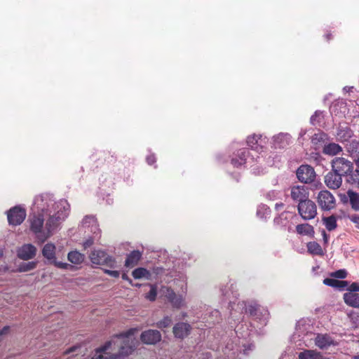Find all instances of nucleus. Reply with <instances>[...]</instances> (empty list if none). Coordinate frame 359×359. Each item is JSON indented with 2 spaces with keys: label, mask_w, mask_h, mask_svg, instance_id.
Segmentation results:
<instances>
[{
  "label": "nucleus",
  "mask_w": 359,
  "mask_h": 359,
  "mask_svg": "<svg viewBox=\"0 0 359 359\" xmlns=\"http://www.w3.org/2000/svg\"><path fill=\"white\" fill-rule=\"evenodd\" d=\"M70 213V205L65 199L57 201L55 210L45 217H32L29 219V230L39 245L43 244L49 238L58 232L62 223Z\"/></svg>",
  "instance_id": "obj_1"
},
{
  "label": "nucleus",
  "mask_w": 359,
  "mask_h": 359,
  "mask_svg": "<svg viewBox=\"0 0 359 359\" xmlns=\"http://www.w3.org/2000/svg\"><path fill=\"white\" fill-rule=\"evenodd\" d=\"M133 333V330H129L114 337L103 346L96 349L91 359H123L135 349V344L131 339Z\"/></svg>",
  "instance_id": "obj_2"
},
{
  "label": "nucleus",
  "mask_w": 359,
  "mask_h": 359,
  "mask_svg": "<svg viewBox=\"0 0 359 359\" xmlns=\"http://www.w3.org/2000/svg\"><path fill=\"white\" fill-rule=\"evenodd\" d=\"M231 307L232 310L230 313V319L235 323L243 319V312L248 313L254 320L259 321L261 325H265L269 318L268 310L254 302H239L236 305L233 302L231 303Z\"/></svg>",
  "instance_id": "obj_3"
},
{
  "label": "nucleus",
  "mask_w": 359,
  "mask_h": 359,
  "mask_svg": "<svg viewBox=\"0 0 359 359\" xmlns=\"http://www.w3.org/2000/svg\"><path fill=\"white\" fill-rule=\"evenodd\" d=\"M78 229L79 233H83L84 236L83 241L81 243L83 247H90L101 244L100 243L101 230L95 216H85L79 225Z\"/></svg>",
  "instance_id": "obj_4"
},
{
  "label": "nucleus",
  "mask_w": 359,
  "mask_h": 359,
  "mask_svg": "<svg viewBox=\"0 0 359 359\" xmlns=\"http://www.w3.org/2000/svg\"><path fill=\"white\" fill-rule=\"evenodd\" d=\"M234 332L236 337L234 339H230L226 346L225 352L228 351H233V353L243 352V354H248V351H251L254 348L252 344L246 345V339L250 337L252 330H250L246 324H239L235 327Z\"/></svg>",
  "instance_id": "obj_5"
},
{
  "label": "nucleus",
  "mask_w": 359,
  "mask_h": 359,
  "mask_svg": "<svg viewBox=\"0 0 359 359\" xmlns=\"http://www.w3.org/2000/svg\"><path fill=\"white\" fill-rule=\"evenodd\" d=\"M57 202L53 198V196L49 194H42L34 198L32 206V217H45L46 215L53 212L55 210Z\"/></svg>",
  "instance_id": "obj_6"
},
{
  "label": "nucleus",
  "mask_w": 359,
  "mask_h": 359,
  "mask_svg": "<svg viewBox=\"0 0 359 359\" xmlns=\"http://www.w3.org/2000/svg\"><path fill=\"white\" fill-rule=\"evenodd\" d=\"M332 169L342 177L349 174L354 168L353 163L344 157H335L331 162Z\"/></svg>",
  "instance_id": "obj_7"
},
{
  "label": "nucleus",
  "mask_w": 359,
  "mask_h": 359,
  "mask_svg": "<svg viewBox=\"0 0 359 359\" xmlns=\"http://www.w3.org/2000/svg\"><path fill=\"white\" fill-rule=\"evenodd\" d=\"M6 215L9 225L18 226L24 222L27 212L22 206L15 205L6 211Z\"/></svg>",
  "instance_id": "obj_8"
},
{
  "label": "nucleus",
  "mask_w": 359,
  "mask_h": 359,
  "mask_svg": "<svg viewBox=\"0 0 359 359\" xmlns=\"http://www.w3.org/2000/svg\"><path fill=\"white\" fill-rule=\"evenodd\" d=\"M317 203L323 211H330L336 207V200L332 194L327 190H322L317 196Z\"/></svg>",
  "instance_id": "obj_9"
},
{
  "label": "nucleus",
  "mask_w": 359,
  "mask_h": 359,
  "mask_svg": "<svg viewBox=\"0 0 359 359\" xmlns=\"http://www.w3.org/2000/svg\"><path fill=\"white\" fill-rule=\"evenodd\" d=\"M297 210L299 215L304 220L312 219L317 215L316 205L309 198L302 203H299Z\"/></svg>",
  "instance_id": "obj_10"
},
{
  "label": "nucleus",
  "mask_w": 359,
  "mask_h": 359,
  "mask_svg": "<svg viewBox=\"0 0 359 359\" xmlns=\"http://www.w3.org/2000/svg\"><path fill=\"white\" fill-rule=\"evenodd\" d=\"M298 180L304 184H310L315 181L316 174L314 168L309 165H301L296 171Z\"/></svg>",
  "instance_id": "obj_11"
},
{
  "label": "nucleus",
  "mask_w": 359,
  "mask_h": 359,
  "mask_svg": "<svg viewBox=\"0 0 359 359\" xmlns=\"http://www.w3.org/2000/svg\"><path fill=\"white\" fill-rule=\"evenodd\" d=\"M90 258L93 264L107 265L109 267H114L115 264L114 259L100 249H95L91 252Z\"/></svg>",
  "instance_id": "obj_12"
},
{
  "label": "nucleus",
  "mask_w": 359,
  "mask_h": 359,
  "mask_svg": "<svg viewBox=\"0 0 359 359\" xmlns=\"http://www.w3.org/2000/svg\"><path fill=\"white\" fill-rule=\"evenodd\" d=\"M295 335L301 338L304 342H306L309 339L312 340L315 334L313 332V327L305 320L298 321L296 325Z\"/></svg>",
  "instance_id": "obj_13"
},
{
  "label": "nucleus",
  "mask_w": 359,
  "mask_h": 359,
  "mask_svg": "<svg viewBox=\"0 0 359 359\" xmlns=\"http://www.w3.org/2000/svg\"><path fill=\"white\" fill-rule=\"evenodd\" d=\"M161 292L174 308L180 309L184 306V296L182 294H176L170 287L163 286L161 289Z\"/></svg>",
  "instance_id": "obj_14"
},
{
  "label": "nucleus",
  "mask_w": 359,
  "mask_h": 359,
  "mask_svg": "<svg viewBox=\"0 0 359 359\" xmlns=\"http://www.w3.org/2000/svg\"><path fill=\"white\" fill-rule=\"evenodd\" d=\"M290 196L294 201L302 203L309 198V191L304 185L293 186L291 187Z\"/></svg>",
  "instance_id": "obj_15"
},
{
  "label": "nucleus",
  "mask_w": 359,
  "mask_h": 359,
  "mask_svg": "<svg viewBox=\"0 0 359 359\" xmlns=\"http://www.w3.org/2000/svg\"><path fill=\"white\" fill-rule=\"evenodd\" d=\"M140 339L146 344H156L161 340V334L156 330H148L141 334Z\"/></svg>",
  "instance_id": "obj_16"
},
{
  "label": "nucleus",
  "mask_w": 359,
  "mask_h": 359,
  "mask_svg": "<svg viewBox=\"0 0 359 359\" xmlns=\"http://www.w3.org/2000/svg\"><path fill=\"white\" fill-rule=\"evenodd\" d=\"M325 183L330 189H337L342 184V177L332 169L325 175Z\"/></svg>",
  "instance_id": "obj_17"
},
{
  "label": "nucleus",
  "mask_w": 359,
  "mask_h": 359,
  "mask_svg": "<svg viewBox=\"0 0 359 359\" xmlns=\"http://www.w3.org/2000/svg\"><path fill=\"white\" fill-rule=\"evenodd\" d=\"M249 151L246 148L239 149L231 160V163L233 167L239 168L247 163L248 158L249 157Z\"/></svg>",
  "instance_id": "obj_18"
},
{
  "label": "nucleus",
  "mask_w": 359,
  "mask_h": 359,
  "mask_svg": "<svg viewBox=\"0 0 359 359\" xmlns=\"http://www.w3.org/2000/svg\"><path fill=\"white\" fill-rule=\"evenodd\" d=\"M353 135V131L351 129L349 126H348L347 125L339 124V126L337 128L336 135L337 138L339 141H340L341 142H347L348 143Z\"/></svg>",
  "instance_id": "obj_19"
},
{
  "label": "nucleus",
  "mask_w": 359,
  "mask_h": 359,
  "mask_svg": "<svg viewBox=\"0 0 359 359\" xmlns=\"http://www.w3.org/2000/svg\"><path fill=\"white\" fill-rule=\"evenodd\" d=\"M313 339H314L315 344L320 349L327 348L329 346L334 344V340L327 334H315Z\"/></svg>",
  "instance_id": "obj_20"
},
{
  "label": "nucleus",
  "mask_w": 359,
  "mask_h": 359,
  "mask_svg": "<svg viewBox=\"0 0 359 359\" xmlns=\"http://www.w3.org/2000/svg\"><path fill=\"white\" fill-rule=\"evenodd\" d=\"M190 329L189 324L178 323L173 327V334L176 337L183 339L189 334Z\"/></svg>",
  "instance_id": "obj_21"
},
{
  "label": "nucleus",
  "mask_w": 359,
  "mask_h": 359,
  "mask_svg": "<svg viewBox=\"0 0 359 359\" xmlns=\"http://www.w3.org/2000/svg\"><path fill=\"white\" fill-rule=\"evenodd\" d=\"M346 149L353 161L359 158V141L356 140L349 141L346 144Z\"/></svg>",
  "instance_id": "obj_22"
},
{
  "label": "nucleus",
  "mask_w": 359,
  "mask_h": 359,
  "mask_svg": "<svg viewBox=\"0 0 359 359\" xmlns=\"http://www.w3.org/2000/svg\"><path fill=\"white\" fill-rule=\"evenodd\" d=\"M142 257V252L139 250H133L127 257L125 261V266L128 268H133L136 266Z\"/></svg>",
  "instance_id": "obj_23"
},
{
  "label": "nucleus",
  "mask_w": 359,
  "mask_h": 359,
  "mask_svg": "<svg viewBox=\"0 0 359 359\" xmlns=\"http://www.w3.org/2000/svg\"><path fill=\"white\" fill-rule=\"evenodd\" d=\"M246 142L248 146H249L252 149L257 151L262 148V135H257L255 134L250 135L248 137Z\"/></svg>",
  "instance_id": "obj_24"
},
{
  "label": "nucleus",
  "mask_w": 359,
  "mask_h": 359,
  "mask_svg": "<svg viewBox=\"0 0 359 359\" xmlns=\"http://www.w3.org/2000/svg\"><path fill=\"white\" fill-rule=\"evenodd\" d=\"M344 302L354 308H359V294L348 292L344 294Z\"/></svg>",
  "instance_id": "obj_25"
},
{
  "label": "nucleus",
  "mask_w": 359,
  "mask_h": 359,
  "mask_svg": "<svg viewBox=\"0 0 359 359\" xmlns=\"http://www.w3.org/2000/svg\"><path fill=\"white\" fill-rule=\"evenodd\" d=\"M342 151L341 147L337 143H328L325 144L323 149V152L329 156H335Z\"/></svg>",
  "instance_id": "obj_26"
},
{
  "label": "nucleus",
  "mask_w": 359,
  "mask_h": 359,
  "mask_svg": "<svg viewBox=\"0 0 359 359\" xmlns=\"http://www.w3.org/2000/svg\"><path fill=\"white\" fill-rule=\"evenodd\" d=\"M345 180L348 184L353 187L359 188V170L352 169V171L346 175Z\"/></svg>",
  "instance_id": "obj_27"
},
{
  "label": "nucleus",
  "mask_w": 359,
  "mask_h": 359,
  "mask_svg": "<svg viewBox=\"0 0 359 359\" xmlns=\"http://www.w3.org/2000/svg\"><path fill=\"white\" fill-rule=\"evenodd\" d=\"M327 140H328V135L323 131H319L318 133H315L311 137V143L314 146L319 147L322 146L323 144H325V142Z\"/></svg>",
  "instance_id": "obj_28"
},
{
  "label": "nucleus",
  "mask_w": 359,
  "mask_h": 359,
  "mask_svg": "<svg viewBox=\"0 0 359 359\" xmlns=\"http://www.w3.org/2000/svg\"><path fill=\"white\" fill-rule=\"evenodd\" d=\"M346 194L348 197L351 208L355 211H359V193L349 189L347 191Z\"/></svg>",
  "instance_id": "obj_29"
},
{
  "label": "nucleus",
  "mask_w": 359,
  "mask_h": 359,
  "mask_svg": "<svg viewBox=\"0 0 359 359\" xmlns=\"http://www.w3.org/2000/svg\"><path fill=\"white\" fill-rule=\"evenodd\" d=\"M36 248H19L18 256L23 260H28L33 258L36 255Z\"/></svg>",
  "instance_id": "obj_30"
},
{
  "label": "nucleus",
  "mask_w": 359,
  "mask_h": 359,
  "mask_svg": "<svg viewBox=\"0 0 359 359\" xmlns=\"http://www.w3.org/2000/svg\"><path fill=\"white\" fill-rule=\"evenodd\" d=\"M322 221L326 229L329 231L335 229L337 226V217L334 215L329 217H323Z\"/></svg>",
  "instance_id": "obj_31"
},
{
  "label": "nucleus",
  "mask_w": 359,
  "mask_h": 359,
  "mask_svg": "<svg viewBox=\"0 0 359 359\" xmlns=\"http://www.w3.org/2000/svg\"><path fill=\"white\" fill-rule=\"evenodd\" d=\"M220 320V313L218 310H212L208 313V317L206 319L205 323L208 325L205 326L210 327L212 325H215L216 323H219Z\"/></svg>",
  "instance_id": "obj_32"
},
{
  "label": "nucleus",
  "mask_w": 359,
  "mask_h": 359,
  "mask_svg": "<svg viewBox=\"0 0 359 359\" xmlns=\"http://www.w3.org/2000/svg\"><path fill=\"white\" fill-rule=\"evenodd\" d=\"M132 275L135 279L145 278L146 279L149 280L151 277V273L149 271L142 267L135 269L133 271Z\"/></svg>",
  "instance_id": "obj_33"
},
{
  "label": "nucleus",
  "mask_w": 359,
  "mask_h": 359,
  "mask_svg": "<svg viewBox=\"0 0 359 359\" xmlns=\"http://www.w3.org/2000/svg\"><path fill=\"white\" fill-rule=\"evenodd\" d=\"M296 231L299 234L306 236L311 235L314 232L313 227L307 223L297 225Z\"/></svg>",
  "instance_id": "obj_34"
},
{
  "label": "nucleus",
  "mask_w": 359,
  "mask_h": 359,
  "mask_svg": "<svg viewBox=\"0 0 359 359\" xmlns=\"http://www.w3.org/2000/svg\"><path fill=\"white\" fill-rule=\"evenodd\" d=\"M68 259L70 262L79 264L84 260V255L78 251H72L68 253Z\"/></svg>",
  "instance_id": "obj_35"
},
{
  "label": "nucleus",
  "mask_w": 359,
  "mask_h": 359,
  "mask_svg": "<svg viewBox=\"0 0 359 359\" xmlns=\"http://www.w3.org/2000/svg\"><path fill=\"white\" fill-rule=\"evenodd\" d=\"M320 353L313 350H306L299 353V359H318Z\"/></svg>",
  "instance_id": "obj_36"
},
{
  "label": "nucleus",
  "mask_w": 359,
  "mask_h": 359,
  "mask_svg": "<svg viewBox=\"0 0 359 359\" xmlns=\"http://www.w3.org/2000/svg\"><path fill=\"white\" fill-rule=\"evenodd\" d=\"M271 209L265 204H261L257 210V215L260 218H266L271 214Z\"/></svg>",
  "instance_id": "obj_37"
},
{
  "label": "nucleus",
  "mask_w": 359,
  "mask_h": 359,
  "mask_svg": "<svg viewBox=\"0 0 359 359\" xmlns=\"http://www.w3.org/2000/svg\"><path fill=\"white\" fill-rule=\"evenodd\" d=\"M36 266V262H29L28 263H22L20 264L18 269L15 271L18 272H26L31 270H33Z\"/></svg>",
  "instance_id": "obj_38"
},
{
  "label": "nucleus",
  "mask_w": 359,
  "mask_h": 359,
  "mask_svg": "<svg viewBox=\"0 0 359 359\" xmlns=\"http://www.w3.org/2000/svg\"><path fill=\"white\" fill-rule=\"evenodd\" d=\"M287 212H283L281 214H280L278 217H276L273 219V223L276 226H284L287 223V218L285 216V215Z\"/></svg>",
  "instance_id": "obj_39"
},
{
  "label": "nucleus",
  "mask_w": 359,
  "mask_h": 359,
  "mask_svg": "<svg viewBox=\"0 0 359 359\" xmlns=\"http://www.w3.org/2000/svg\"><path fill=\"white\" fill-rule=\"evenodd\" d=\"M323 118V111H320V110H317L311 116L310 123L313 126H317L321 122Z\"/></svg>",
  "instance_id": "obj_40"
},
{
  "label": "nucleus",
  "mask_w": 359,
  "mask_h": 359,
  "mask_svg": "<svg viewBox=\"0 0 359 359\" xmlns=\"http://www.w3.org/2000/svg\"><path fill=\"white\" fill-rule=\"evenodd\" d=\"M55 248H43V255L51 263L55 259Z\"/></svg>",
  "instance_id": "obj_41"
},
{
  "label": "nucleus",
  "mask_w": 359,
  "mask_h": 359,
  "mask_svg": "<svg viewBox=\"0 0 359 359\" xmlns=\"http://www.w3.org/2000/svg\"><path fill=\"white\" fill-rule=\"evenodd\" d=\"M51 264H53L56 267L62 269L72 270L74 269V266L72 265L67 264V263L58 262L55 259L51 262Z\"/></svg>",
  "instance_id": "obj_42"
},
{
  "label": "nucleus",
  "mask_w": 359,
  "mask_h": 359,
  "mask_svg": "<svg viewBox=\"0 0 359 359\" xmlns=\"http://www.w3.org/2000/svg\"><path fill=\"white\" fill-rule=\"evenodd\" d=\"M172 323V319L169 316H165L162 320L157 323L158 328H165L170 326Z\"/></svg>",
  "instance_id": "obj_43"
},
{
  "label": "nucleus",
  "mask_w": 359,
  "mask_h": 359,
  "mask_svg": "<svg viewBox=\"0 0 359 359\" xmlns=\"http://www.w3.org/2000/svg\"><path fill=\"white\" fill-rule=\"evenodd\" d=\"M306 252L311 255H323L325 248H307Z\"/></svg>",
  "instance_id": "obj_44"
},
{
  "label": "nucleus",
  "mask_w": 359,
  "mask_h": 359,
  "mask_svg": "<svg viewBox=\"0 0 359 359\" xmlns=\"http://www.w3.org/2000/svg\"><path fill=\"white\" fill-rule=\"evenodd\" d=\"M330 276L336 278H345L347 276V272L345 269H339L332 272Z\"/></svg>",
  "instance_id": "obj_45"
},
{
  "label": "nucleus",
  "mask_w": 359,
  "mask_h": 359,
  "mask_svg": "<svg viewBox=\"0 0 359 359\" xmlns=\"http://www.w3.org/2000/svg\"><path fill=\"white\" fill-rule=\"evenodd\" d=\"M212 356L208 351H201L196 354L194 359H211Z\"/></svg>",
  "instance_id": "obj_46"
},
{
  "label": "nucleus",
  "mask_w": 359,
  "mask_h": 359,
  "mask_svg": "<svg viewBox=\"0 0 359 359\" xmlns=\"http://www.w3.org/2000/svg\"><path fill=\"white\" fill-rule=\"evenodd\" d=\"M157 295L156 288L154 286L151 287V290L149 293L147 294L146 297L149 300L153 302L156 299Z\"/></svg>",
  "instance_id": "obj_47"
},
{
  "label": "nucleus",
  "mask_w": 359,
  "mask_h": 359,
  "mask_svg": "<svg viewBox=\"0 0 359 359\" xmlns=\"http://www.w3.org/2000/svg\"><path fill=\"white\" fill-rule=\"evenodd\" d=\"M323 283L327 286L334 287L335 285V283H339V280H336L334 278H327L323 280Z\"/></svg>",
  "instance_id": "obj_48"
},
{
  "label": "nucleus",
  "mask_w": 359,
  "mask_h": 359,
  "mask_svg": "<svg viewBox=\"0 0 359 359\" xmlns=\"http://www.w3.org/2000/svg\"><path fill=\"white\" fill-rule=\"evenodd\" d=\"M278 194H279L278 192H277L275 190H272L266 194V198H268L271 201H273L278 198Z\"/></svg>",
  "instance_id": "obj_49"
},
{
  "label": "nucleus",
  "mask_w": 359,
  "mask_h": 359,
  "mask_svg": "<svg viewBox=\"0 0 359 359\" xmlns=\"http://www.w3.org/2000/svg\"><path fill=\"white\" fill-rule=\"evenodd\" d=\"M339 283H335L334 288H337L339 290H343L346 287L348 286V282L345 280H339Z\"/></svg>",
  "instance_id": "obj_50"
},
{
  "label": "nucleus",
  "mask_w": 359,
  "mask_h": 359,
  "mask_svg": "<svg viewBox=\"0 0 359 359\" xmlns=\"http://www.w3.org/2000/svg\"><path fill=\"white\" fill-rule=\"evenodd\" d=\"M104 273L111 276V277H114V278H118L120 275L119 271H112V270H109V269L104 270Z\"/></svg>",
  "instance_id": "obj_51"
},
{
  "label": "nucleus",
  "mask_w": 359,
  "mask_h": 359,
  "mask_svg": "<svg viewBox=\"0 0 359 359\" xmlns=\"http://www.w3.org/2000/svg\"><path fill=\"white\" fill-rule=\"evenodd\" d=\"M156 158L154 154H150L147 157V162L149 165H153L156 163Z\"/></svg>",
  "instance_id": "obj_52"
},
{
  "label": "nucleus",
  "mask_w": 359,
  "mask_h": 359,
  "mask_svg": "<svg viewBox=\"0 0 359 359\" xmlns=\"http://www.w3.org/2000/svg\"><path fill=\"white\" fill-rule=\"evenodd\" d=\"M233 285L231 284V287H228V289L226 288L227 287H225V288H222L221 289V292L222 293V295H224V297H226V298H229V296H230V290L231 288L232 287Z\"/></svg>",
  "instance_id": "obj_53"
},
{
  "label": "nucleus",
  "mask_w": 359,
  "mask_h": 359,
  "mask_svg": "<svg viewBox=\"0 0 359 359\" xmlns=\"http://www.w3.org/2000/svg\"><path fill=\"white\" fill-rule=\"evenodd\" d=\"M349 290L351 292H359V283H353L349 287Z\"/></svg>",
  "instance_id": "obj_54"
},
{
  "label": "nucleus",
  "mask_w": 359,
  "mask_h": 359,
  "mask_svg": "<svg viewBox=\"0 0 359 359\" xmlns=\"http://www.w3.org/2000/svg\"><path fill=\"white\" fill-rule=\"evenodd\" d=\"M322 236H323V241H324V245H327V243H328V240H329V235H327L325 232V230H323L322 231Z\"/></svg>",
  "instance_id": "obj_55"
},
{
  "label": "nucleus",
  "mask_w": 359,
  "mask_h": 359,
  "mask_svg": "<svg viewBox=\"0 0 359 359\" xmlns=\"http://www.w3.org/2000/svg\"><path fill=\"white\" fill-rule=\"evenodd\" d=\"M351 220L359 226V215H353Z\"/></svg>",
  "instance_id": "obj_56"
},
{
  "label": "nucleus",
  "mask_w": 359,
  "mask_h": 359,
  "mask_svg": "<svg viewBox=\"0 0 359 359\" xmlns=\"http://www.w3.org/2000/svg\"><path fill=\"white\" fill-rule=\"evenodd\" d=\"M8 331H9L8 326L4 327L1 330H0V337L7 334L8 332Z\"/></svg>",
  "instance_id": "obj_57"
},
{
  "label": "nucleus",
  "mask_w": 359,
  "mask_h": 359,
  "mask_svg": "<svg viewBox=\"0 0 359 359\" xmlns=\"http://www.w3.org/2000/svg\"><path fill=\"white\" fill-rule=\"evenodd\" d=\"M121 278H122L123 280L128 281V282L130 283V285H133V280H132L130 278H129V277L128 276V275H127L126 273H123V274H122Z\"/></svg>",
  "instance_id": "obj_58"
},
{
  "label": "nucleus",
  "mask_w": 359,
  "mask_h": 359,
  "mask_svg": "<svg viewBox=\"0 0 359 359\" xmlns=\"http://www.w3.org/2000/svg\"><path fill=\"white\" fill-rule=\"evenodd\" d=\"M78 348L77 346H72L70 348L67 349V351H65V354H69V353H73L74 352L76 349Z\"/></svg>",
  "instance_id": "obj_59"
},
{
  "label": "nucleus",
  "mask_w": 359,
  "mask_h": 359,
  "mask_svg": "<svg viewBox=\"0 0 359 359\" xmlns=\"http://www.w3.org/2000/svg\"><path fill=\"white\" fill-rule=\"evenodd\" d=\"M284 137V135H282V134H279L277 136H274L273 137V139H274V142L275 143H276L279 140H281Z\"/></svg>",
  "instance_id": "obj_60"
},
{
  "label": "nucleus",
  "mask_w": 359,
  "mask_h": 359,
  "mask_svg": "<svg viewBox=\"0 0 359 359\" xmlns=\"http://www.w3.org/2000/svg\"><path fill=\"white\" fill-rule=\"evenodd\" d=\"M284 207V203H276L275 205V209L276 210H280L281 208H283Z\"/></svg>",
  "instance_id": "obj_61"
},
{
  "label": "nucleus",
  "mask_w": 359,
  "mask_h": 359,
  "mask_svg": "<svg viewBox=\"0 0 359 359\" xmlns=\"http://www.w3.org/2000/svg\"><path fill=\"white\" fill-rule=\"evenodd\" d=\"M308 248H310V247H320V245L318 244V243H313L312 244L311 242L310 243H307V246Z\"/></svg>",
  "instance_id": "obj_62"
},
{
  "label": "nucleus",
  "mask_w": 359,
  "mask_h": 359,
  "mask_svg": "<svg viewBox=\"0 0 359 359\" xmlns=\"http://www.w3.org/2000/svg\"><path fill=\"white\" fill-rule=\"evenodd\" d=\"M279 359H288V355H287L285 353H283Z\"/></svg>",
  "instance_id": "obj_63"
},
{
  "label": "nucleus",
  "mask_w": 359,
  "mask_h": 359,
  "mask_svg": "<svg viewBox=\"0 0 359 359\" xmlns=\"http://www.w3.org/2000/svg\"><path fill=\"white\" fill-rule=\"evenodd\" d=\"M354 161L355 163L357 168H359V157L356 158Z\"/></svg>",
  "instance_id": "obj_64"
}]
</instances>
